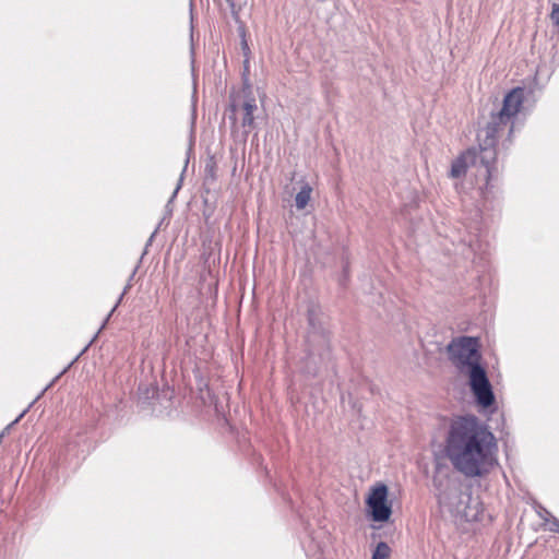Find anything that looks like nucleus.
<instances>
[{
	"mask_svg": "<svg viewBox=\"0 0 559 559\" xmlns=\"http://www.w3.org/2000/svg\"><path fill=\"white\" fill-rule=\"evenodd\" d=\"M497 440L474 415L454 417L444 439V453L453 467L466 477H479L497 464Z\"/></svg>",
	"mask_w": 559,
	"mask_h": 559,
	"instance_id": "nucleus-1",
	"label": "nucleus"
},
{
	"mask_svg": "<svg viewBox=\"0 0 559 559\" xmlns=\"http://www.w3.org/2000/svg\"><path fill=\"white\" fill-rule=\"evenodd\" d=\"M449 237L453 243L457 242V245L462 247L461 252L463 254H467L465 250H468L469 252L477 251V235L471 230V227L465 226L464 233H461V229H457Z\"/></svg>",
	"mask_w": 559,
	"mask_h": 559,
	"instance_id": "nucleus-9",
	"label": "nucleus"
},
{
	"mask_svg": "<svg viewBox=\"0 0 559 559\" xmlns=\"http://www.w3.org/2000/svg\"><path fill=\"white\" fill-rule=\"evenodd\" d=\"M227 3L229 4L230 9H231V13L237 19V11H236V2L235 0H226Z\"/></svg>",
	"mask_w": 559,
	"mask_h": 559,
	"instance_id": "nucleus-19",
	"label": "nucleus"
},
{
	"mask_svg": "<svg viewBox=\"0 0 559 559\" xmlns=\"http://www.w3.org/2000/svg\"><path fill=\"white\" fill-rule=\"evenodd\" d=\"M523 103L524 88H513L504 96L502 107L498 111L491 112L487 124L477 133V140L480 143V159L489 174L490 165L497 160L498 140L507 134V141L511 143L514 119Z\"/></svg>",
	"mask_w": 559,
	"mask_h": 559,
	"instance_id": "nucleus-3",
	"label": "nucleus"
},
{
	"mask_svg": "<svg viewBox=\"0 0 559 559\" xmlns=\"http://www.w3.org/2000/svg\"><path fill=\"white\" fill-rule=\"evenodd\" d=\"M437 499L440 508L455 522H478L483 520L484 508L477 498L464 492L457 480L451 478L435 479Z\"/></svg>",
	"mask_w": 559,
	"mask_h": 559,
	"instance_id": "nucleus-4",
	"label": "nucleus"
},
{
	"mask_svg": "<svg viewBox=\"0 0 559 559\" xmlns=\"http://www.w3.org/2000/svg\"><path fill=\"white\" fill-rule=\"evenodd\" d=\"M105 322L102 324L100 329H98V332L96 334H98L99 332H102V329L105 326Z\"/></svg>",
	"mask_w": 559,
	"mask_h": 559,
	"instance_id": "nucleus-28",
	"label": "nucleus"
},
{
	"mask_svg": "<svg viewBox=\"0 0 559 559\" xmlns=\"http://www.w3.org/2000/svg\"><path fill=\"white\" fill-rule=\"evenodd\" d=\"M181 181H182V176L180 177V181H179V183L177 185V187H176V189H175V191H174V193H173V195H171V198H170V200H169V201H173V200L176 198V195H177V193H178V191H179V189H180V187H181Z\"/></svg>",
	"mask_w": 559,
	"mask_h": 559,
	"instance_id": "nucleus-20",
	"label": "nucleus"
},
{
	"mask_svg": "<svg viewBox=\"0 0 559 559\" xmlns=\"http://www.w3.org/2000/svg\"><path fill=\"white\" fill-rule=\"evenodd\" d=\"M369 515L374 522H386L392 514V506L388 501V487L384 484L374 486L366 500Z\"/></svg>",
	"mask_w": 559,
	"mask_h": 559,
	"instance_id": "nucleus-8",
	"label": "nucleus"
},
{
	"mask_svg": "<svg viewBox=\"0 0 559 559\" xmlns=\"http://www.w3.org/2000/svg\"><path fill=\"white\" fill-rule=\"evenodd\" d=\"M66 371H67V368L64 370H62L47 386H45V389L37 396V399H39L55 383V381L58 380Z\"/></svg>",
	"mask_w": 559,
	"mask_h": 559,
	"instance_id": "nucleus-17",
	"label": "nucleus"
},
{
	"mask_svg": "<svg viewBox=\"0 0 559 559\" xmlns=\"http://www.w3.org/2000/svg\"><path fill=\"white\" fill-rule=\"evenodd\" d=\"M97 337V334H95V336L90 341V343L81 350V353L74 358V360L69 365V367L79 359V357L84 354L87 348L92 345V343L94 342V340Z\"/></svg>",
	"mask_w": 559,
	"mask_h": 559,
	"instance_id": "nucleus-18",
	"label": "nucleus"
},
{
	"mask_svg": "<svg viewBox=\"0 0 559 559\" xmlns=\"http://www.w3.org/2000/svg\"><path fill=\"white\" fill-rule=\"evenodd\" d=\"M37 400H38L37 397H36V399H34V400L29 403V406H33V405L37 402Z\"/></svg>",
	"mask_w": 559,
	"mask_h": 559,
	"instance_id": "nucleus-25",
	"label": "nucleus"
},
{
	"mask_svg": "<svg viewBox=\"0 0 559 559\" xmlns=\"http://www.w3.org/2000/svg\"><path fill=\"white\" fill-rule=\"evenodd\" d=\"M131 287V284L128 283L127 286L123 288V292L120 294L116 305L114 306V308L111 309V311L108 313L107 318L105 319V323L108 322L110 316L114 313V311L117 309V307L119 306V304L121 302L123 296L126 295V293L128 292V289Z\"/></svg>",
	"mask_w": 559,
	"mask_h": 559,
	"instance_id": "nucleus-13",
	"label": "nucleus"
},
{
	"mask_svg": "<svg viewBox=\"0 0 559 559\" xmlns=\"http://www.w3.org/2000/svg\"><path fill=\"white\" fill-rule=\"evenodd\" d=\"M241 46H242V50H243L245 55L247 56V55H248V52H249V46H248V44H247V40H246V39H242V41H241Z\"/></svg>",
	"mask_w": 559,
	"mask_h": 559,
	"instance_id": "nucleus-21",
	"label": "nucleus"
},
{
	"mask_svg": "<svg viewBox=\"0 0 559 559\" xmlns=\"http://www.w3.org/2000/svg\"><path fill=\"white\" fill-rule=\"evenodd\" d=\"M449 360L469 379L471 390L478 405L489 407L495 402L492 386L481 365L478 338L460 336L453 338L447 346Z\"/></svg>",
	"mask_w": 559,
	"mask_h": 559,
	"instance_id": "nucleus-2",
	"label": "nucleus"
},
{
	"mask_svg": "<svg viewBox=\"0 0 559 559\" xmlns=\"http://www.w3.org/2000/svg\"><path fill=\"white\" fill-rule=\"evenodd\" d=\"M390 555V546L385 542H380L373 550L371 559H389Z\"/></svg>",
	"mask_w": 559,
	"mask_h": 559,
	"instance_id": "nucleus-11",
	"label": "nucleus"
},
{
	"mask_svg": "<svg viewBox=\"0 0 559 559\" xmlns=\"http://www.w3.org/2000/svg\"><path fill=\"white\" fill-rule=\"evenodd\" d=\"M37 400H38L37 397H36V399H34V400L29 403V406H33V405L37 402Z\"/></svg>",
	"mask_w": 559,
	"mask_h": 559,
	"instance_id": "nucleus-23",
	"label": "nucleus"
},
{
	"mask_svg": "<svg viewBox=\"0 0 559 559\" xmlns=\"http://www.w3.org/2000/svg\"><path fill=\"white\" fill-rule=\"evenodd\" d=\"M157 230H158V227L152 233L151 237L148 238L147 240V243H146V247L150 246L155 237V235L157 234Z\"/></svg>",
	"mask_w": 559,
	"mask_h": 559,
	"instance_id": "nucleus-22",
	"label": "nucleus"
},
{
	"mask_svg": "<svg viewBox=\"0 0 559 559\" xmlns=\"http://www.w3.org/2000/svg\"><path fill=\"white\" fill-rule=\"evenodd\" d=\"M37 400H38L37 397H36V399H34V400L29 403V406H33V405L37 402Z\"/></svg>",
	"mask_w": 559,
	"mask_h": 559,
	"instance_id": "nucleus-24",
	"label": "nucleus"
},
{
	"mask_svg": "<svg viewBox=\"0 0 559 559\" xmlns=\"http://www.w3.org/2000/svg\"><path fill=\"white\" fill-rule=\"evenodd\" d=\"M477 163L480 164V166L485 169V176H486V186L485 190H483V194L485 195L486 192L489 190V181L493 177V171L496 169V160L490 165V174L487 171V167L481 163L480 159V143L478 142V150L473 147L468 148L465 152L461 153L451 164V168L449 171V177L453 179H459L465 176L467 169L471 166H476Z\"/></svg>",
	"mask_w": 559,
	"mask_h": 559,
	"instance_id": "nucleus-6",
	"label": "nucleus"
},
{
	"mask_svg": "<svg viewBox=\"0 0 559 559\" xmlns=\"http://www.w3.org/2000/svg\"><path fill=\"white\" fill-rule=\"evenodd\" d=\"M550 19L556 25H559V4H554Z\"/></svg>",
	"mask_w": 559,
	"mask_h": 559,
	"instance_id": "nucleus-15",
	"label": "nucleus"
},
{
	"mask_svg": "<svg viewBox=\"0 0 559 559\" xmlns=\"http://www.w3.org/2000/svg\"><path fill=\"white\" fill-rule=\"evenodd\" d=\"M308 332L306 335V352L309 365L307 372L316 376L318 366L330 358V335L318 318L314 307L308 310Z\"/></svg>",
	"mask_w": 559,
	"mask_h": 559,
	"instance_id": "nucleus-5",
	"label": "nucleus"
},
{
	"mask_svg": "<svg viewBox=\"0 0 559 559\" xmlns=\"http://www.w3.org/2000/svg\"><path fill=\"white\" fill-rule=\"evenodd\" d=\"M37 400H38L37 397H36V399H34V400L29 403V406H33V405L37 402Z\"/></svg>",
	"mask_w": 559,
	"mask_h": 559,
	"instance_id": "nucleus-26",
	"label": "nucleus"
},
{
	"mask_svg": "<svg viewBox=\"0 0 559 559\" xmlns=\"http://www.w3.org/2000/svg\"><path fill=\"white\" fill-rule=\"evenodd\" d=\"M537 514L545 522H549L554 518L552 514L542 506L538 507Z\"/></svg>",
	"mask_w": 559,
	"mask_h": 559,
	"instance_id": "nucleus-14",
	"label": "nucleus"
},
{
	"mask_svg": "<svg viewBox=\"0 0 559 559\" xmlns=\"http://www.w3.org/2000/svg\"><path fill=\"white\" fill-rule=\"evenodd\" d=\"M549 522H550V531L554 533H559V520L554 516Z\"/></svg>",
	"mask_w": 559,
	"mask_h": 559,
	"instance_id": "nucleus-16",
	"label": "nucleus"
},
{
	"mask_svg": "<svg viewBox=\"0 0 559 559\" xmlns=\"http://www.w3.org/2000/svg\"><path fill=\"white\" fill-rule=\"evenodd\" d=\"M140 394L144 396V399L154 397L157 393V388L155 385H146V384H140L139 385Z\"/></svg>",
	"mask_w": 559,
	"mask_h": 559,
	"instance_id": "nucleus-12",
	"label": "nucleus"
},
{
	"mask_svg": "<svg viewBox=\"0 0 559 559\" xmlns=\"http://www.w3.org/2000/svg\"><path fill=\"white\" fill-rule=\"evenodd\" d=\"M238 109L242 110L241 126L245 129V136L254 128V111L258 109L257 100L252 95L251 87L245 86L242 88V100L240 104L236 102V99H231L229 104V119L235 123L236 122V114Z\"/></svg>",
	"mask_w": 559,
	"mask_h": 559,
	"instance_id": "nucleus-7",
	"label": "nucleus"
},
{
	"mask_svg": "<svg viewBox=\"0 0 559 559\" xmlns=\"http://www.w3.org/2000/svg\"><path fill=\"white\" fill-rule=\"evenodd\" d=\"M134 273H135V270L133 271L132 275H130V281L133 278Z\"/></svg>",
	"mask_w": 559,
	"mask_h": 559,
	"instance_id": "nucleus-29",
	"label": "nucleus"
},
{
	"mask_svg": "<svg viewBox=\"0 0 559 559\" xmlns=\"http://www.w3.org/2000/svg\"><path fill=\"white\" fill-rule=\"evenodd\" d=\"M312 188L307 183L301 187L300 191L295 197V204L298 210H302L309 203L311 198Z\"/></svg>",
	"mask_w": 559,
	"mask_h": 559,
	"instance_id": "nucleus-10",
	"label": "nucleus"
},
{
	"mask_svg": "<svg viewBox=\"0 0 559 559\" xmlns=\"http://www.w3.org/2000/svg\"><path fill=\"white\" fill-rule=\"evenodd\" d=\"M37 400H38L37 397H36V399H34V400L29 403V406H33V405L37 402Z\"/></svg>",
	"mask_w": 559,
	"mask_h": 559,
	"instance_id": "nucleus-27",
	"label": "nucleus"
}]
</instances>
